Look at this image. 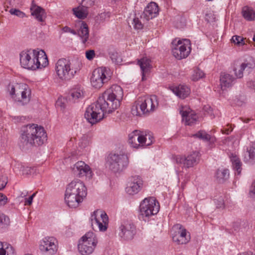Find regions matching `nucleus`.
<instances>
[{"mask_svg": "<svg viewBox=\"0 0 255 255\" xmlns=\"http://www.w3.org/2000/svg\"><path fill=\"white\" fill-rule=\"evenodd\" d=\"M47 140L44 128L36 124H29L21 130L19 144L20 146H39Z\"/></svg>", "mask_w": 255, "mask_h": 255, "instance_id": "nucleus-1", "label": "nucleus"}, {"mask_svg": "<svg viewBox=\"0 0 255 255\" xmlns=\"http://www.w3.org/2000/svg\"><path fill=\"white\" fill-rule=\"evenodd\" d=\"M87 193V188L83 182L79 179L73 180L67 186L65 202L70 208H77L86 197Z\"/></svg>", "mask_w": 255, "mask_h": 255, "instance_id": "nucleus-2", "label": "nucleus"}, {"mask_svg": "<svg viewBox=\"0 0 255 255\" xmlns=\"http://www.w3.org/2000/svg\"><path fill=\"white\" fill-rule=\"evenodd\" d=\"M122 88L119 85H113L107 89L99 97L100 102L108 109V114L112 113L120 106L123 97Z\"/></svg>", "mask_w": 255, "mask_h": 255, "instance_id": "nucleus-3", "label": "nucleus"}, {"mask_svg": "<svg viewBox=\"0 0 255 255\" xmlns=\"http://www.w3.org/2000/svg\"><path fill=\"white\" fill-rule=\"evenodd\" d=\"M158 107V100L155 95L139 98L132 107L131 113L135 116L149 114Z\"/></svg>", "mask_w": 255, "mask_h": 255, "instance_id": "nucleus-4", "label": "nucleus"}, {"mask_svg": "<svg viewBox=\"0 0 255 255\" xmlns=\"http://www.w3.org/2000/svg\"><path fill=\"white\" fill-rule=\"evenodd\" d=\"M7 88L11 98L20 105H26L30 101L31 90L27 85L24 83L9 84Z\"/></svg>", "mask_w": 255, "mask_h": 255, "instance_id": "nucleus-5", "label": "nucleus"}, {"mask_svg": "<svg viewBox=\"0 0 255 255\" xmlns=\"http://www.w3.org/2000/svg\"><path fill=\"white\" fill-rule=\"evenodd\" d=\"M153 141V134L149 131L134 130L128 135V143L135 148L148 146Z\"/></svg>", "mask_w": 255, "mask_h": 255, "instance_id": "nucleus-6", "label": "nucleus"}, {"mask_svg": "<svg viewBox=\"0 0 255 255\" xmlns=\"http://www.w3.org/2000/svg\"><path fill=\"white\" fill-rule=\"evenodd\" d=\"M108 114V109L98 99L96 103L90 105L86 109L85 118L92 125H94L102 120L105 115Z\"/></svg>", "mask_w": 255, "mask_h": 255, "instance_id": "nucleus-7", "label": "nucleus"}, {"mask_svg": "<svg viewBox=\"0 0 255 255\" xmlns=\"http://www.w3.org/2000/svg\"><path fill=\"white\" fill-rule=\"evenodd\" d=\"M159 204L155 198H146L139 206V218L146 221L149 217L156 215L159 212Z\"/></svg>", "mask_w": 255, "mask_h": 255, "instance_id": "nucleus-8", "label": "nucleus"}, {"mask_svg": "<svg viewBox=\"0 0 255 255\" xmlns=\"http://www.w3.org/2000/svg\"><path fill=\"white\" fill-rule=\"evenodd\" d=\"M109 68L100 67L95 69L91 77V83L95 88H100L105 83L109 81L112 76Z\"/></svg>", "mask_w": 255, "mask_h": 255, "instance_id": "nucleus-9", "label": "nucleus"}, {"mask_svg": "<svg viewBox=\"0 0 255 255\" xmlns=\"http://www.w3.org/2000/svg\"><path fill=\"white\" fill-rule=\"evenodd\" d=\"M98 243L97 239L93 232H89L79 241L78 249L82 255H88L93 253Z\"/></svg>", "mask_w": 255, "mask_h": 255, "instance_id": "nucleus-10", "label": "nucleus"}, {"mask_svg": "<svg viewBox=\"0 0 255 255\" xmlns=\"http://www.w3.org/2000/svg\"><path fill=\"white\" fill-rule=\"evenodd\" d=\"M107 164L114 172H120L128 166V158L125 154H111L108 157Z\"/></svg>", "mask_w": 255, "mask_h": 255, "instance_id": "nucleus-11", "label": "nucleus"}, {"mask_svg": "<svg viewBox=\"0 0 255 255\" xmlns=\"http://www.w3.org/2000/svg\"><path fill=\"white\" fill-rule=\"evenodd\" d=\"M55 71L58 78L62 81L71 80L76 73V70L71 68L70 62L66 59H60L55 64Z\"/></svg>", "mask_w": 255, "mask_h": 255, "instance_id": "nucleus-12", "label": "nucleus"}, {"mask_svg": "<svg viewBox=\"0 0 255 255\" xmlns=\"http://www.w3.org/2000/svg\"><path fill=\"white\" fill-rule=\"evenodd\" d=\"M39 54L38 49L23 50L19 54L20 63L22 67L32 70L38 69L35 64L37 55Z\"/></svg>", "mask_w": 255, "mask_h": 255, "instance_id": "nucleus-13", "label": "nucleus"}, {"mask_svg": "<svg viewBox=\"0 0 255 255\" xmlns=\"http://www.w3.org/2000/svg\"><path fill=\"white\" fill-rule=\"evenodd\" d=\"M91 222L94 230L106 231L108 228L109 218L107 214L101 210L95 211L91 216Z\"/></svg>", "mask_w": 255, "mask_h": 255, "instance_id": "nucleus-14", "label": "nucleus"}, {"mask_svg": "<svg viewBox=\"0 0 255 255\" xmlns=\"http://www.w3.org/2000/svg\"><path fill=\"white\" fill-rule=\"evenodd\" d=\"M255 68V60L252 57H250L243 62L236 61L233 65V71L237 78H242L244 72L249 74Z\"/></svg>", "mask_w": 255, "mask_h": 255, "instance_id": "nucleus-15", "label": "nucleus"}, {"mask_svg": "<svg viewBox=\"0 0 255 255\" xmlns=\"http://www.w3.org/2000/svg\"><path fill=\"white\" fill-rule=\"evenodd\" d=\"M191 51L190 42L188 39L179 40L177 43L172 42V54L177 59L187 57Z\"/></svg>", "mask_w": 255, "mask_h": 255, "instance_id": "nucleus-16", "label": "nucleus"}, {"mask_svg": "<svg viewBox=\"0 0 255 255\" xmlns=\"http://www.w3.org/2000/svg\"><path fill=\"white\" fill-rule=\"evenodd\" d=\"M75 27L76 30L66 26L62 28V30L64 32H69L74 35L78 34L81 37L82 42L85 44L88 41L89 36L88 25L83 21L78 20L75 23Z\"/></svg>", "mask_w": 255, "mask_h": 255, "instance_id": "nucleus-17", "label": "nucleus"}, {"mask_svg": "<svg viewBox=\"0 0 255 255\" xmlns=\"http://www.w3.org/2000/svg\"><path fill=\"white\" fill-rule=\"evenodd\" d=\"M39 250L45 255H53L58 250V241L53 237H46L40 242Z\"/></svg>", "mask_w": 255, "mask_h": 255, "instance_id": "nucleus-18", "label": "nucleus"}, {"mask_svg": "<svg viewBox=\"0 0 255 255\" xmlns=\"http://www.w3.org/2000/svg\"><path fill=\"white\" fill-rule=\"evenodd\" d=\"M199 152L193 151L187 156L177 155L175 157V160L176 163L183 165V167L186 168L192 167L197 165L199 161Z\"/></svg>", "mask_w": 255, "mask_h": 255, "instance_id": "nucleus-19", "label": "nucleus"}, {"mask_svg": "<svg viewBox=\"0 0 255 255\" xmlns=\"http://www.w3.org/2000/svg\"><path fill=\"white\" fill-rule=\"evenodd\" d=\"M143 184V180L139 176H131L128 180L126 192L130 195L136 194L142 189Z\"/></svg>", "mask_w": 255, "mask_h": 255, "instance_id": "nucleus-20", "label": "nucleus"}, {"mask_svg": "<svg viewBox=\"0 0 255 255\" xmlns=\"http://www.w3.org/2000/svg\"><path fill=\"white\" fill-rule=\"evenodd\" d=\"M172 235L173 241L178 244H185L190 239V235H187L185 228L180 224L174 225L172 229Z\"/></svg>", "mask_w": 255, "mask_h": 255, "instance_id": "nucleus-21", "label": "nucleus"}, {"mask_svg": "<svg viewBox=\"0 0 255 255\" xmlns=\"http://www.w3.org/2000/svg\"><path fill=\"white\" fill-rule=\"evenodd\" d=\"M73 171L79 177L85 176L88 179H91L93 175L89 166L82 161H78L74 164Z\"/></svg>", "mask_w": 255, "mask_h": 255, "instance_id": "nucleus-22", "label": "nucleus"}, {"mask_svg": "<svg viewBox=\"0 0 255 255\" xmlns=\"http://www.w3.org/2000/svg\"><path fill=\"white\" fill-rule=\"evenodd\" d=\"M135 227L134 225L129 222H125L120 227L119 235L121 238L125 240H130L133 239L135 234Z\"/></svg>", "mask_w": 255, "mask_h": 255, "instance_id": "nucleus-23", "label": "nucleus"}, {"mask_svg": "<svg viewBox=\"0 0 255 255\" xmlns=\"http://www.w3.org/2000/svg\"><path fill=\"white\" fill-rule=\"evenodd\" d=\"M30 10L31 14L34 18L41 24L43 25L45 24V19L46 18V13L44 9L38 6L32 0L31 3Z\"/></svg>", "mask_w": 255, "mask_h": 255, "instance_id": "nucleus-24", "label": "nucleus"}, {"mask_svg": "<svg viewBox=\"0 0 255 255\" xmlns=\"http://www.w3.org/2000/svg\"><path fill=\"white\" fill-rule=\"evenodd\" d=\"M182 121L186 125L191 126L197 120L198 116L195 113L187 107H182L180 110Z\"/></svg>", "mask_w": 255, "mask_h": 255, "instance_id": "nucleus-25", "label": "nucleus"}, {"mask_svg": "<svg viewBox=\"0 0 255 255\" xmlns=\"http://www.w3.org/2000/svg\"><path fill=\"white\" fill-rule=\"evenodd\" d=\"M158 13V6L155 2H151L145 8L143 16L148 20L156 17Z\"/></svg>", "mask_w": 255, "mask_h": 255, "instance_id": "nucleus-26", "label": "nucleus"}, {"mask_svg": "<svg viewBox=\"0 0 255 255\" xmlns=\"http://www.w3.org/2000/svg\"><path fill=\"white\" fill-rule=\"evenodd\" d=\"M151 61L146 57H143L138 61V64L139 65L142 72V80H145L146 76L150 71L152 67L150 64Z\"/></svg>", "mask_w": 255, "mask_h": 255, "instance_id": "nucleus-27", "label": "nucleus"}, {"mask_svg": "<svg viewBox=\"0 0 255 255\" xmlns=\"http://www.w3.org/2000/svg\"><path fill=\"white\" fill-rule=\"evenodd\" d=\"M236 78L230 74L222 73L220 76L221 88L224 90L231 87L235 82Z\"/></svg>", "mask_w": 255, "mask_h": 255, "instance_id": "nucleus-28", "label": "nucleus"}, {"mask_svg": "<svg viewBox=\"0 0 255 255\" xmlns=\"http://www.w3.org/2000/svg\"><path fill=\"white\" fill-rule=\"evenodd\" d=\"M172 91L177 96L181 99H185L190 93L189 87L184 85H180L173 88Z\"/></svg>", "mask_w": 255, "mask_h": 255, "instance_id": "nucleus-29", "label": "nucleus"}, {"mask_svg": "<svg viewBox=\"0 0 255 255\" xmlns=\"http://www.w3.org/2000/svg\"><path fill=\"white\" fill-rule=\"evenodd\" d=\"M39 54L37 55L35 59V64L38 69H41L46 67L48 64V61L47 56L43 50H38Z\"/></svg>", "mask_w": 255, "mask_h": 255, "instance_id": "nucleus-30", "label": "nucleus"}, {"mask_svg": "<svg viewBox=\"0 0 255 255\" xmlns=\"http://www.w3.org/2000/svg\"><path fill=\"white\" fill-rule=\"evenodd\" d=\"M73 14L78 18L83 19L85 18L88 14V8L81 4V5L72 9Z\"/></svg>", "mask_w": 255, "mask_h": 255, "instance_id": "nucleus-31", "label": "nucleus"}, {"mask_svg": "<svg viewBox=\"0 0 255 255\" xmlns=\"http://www.w3.org/2000/svg\"><path fill=\"white\" fill-rule=\"evenodd\" d=\"M231 161H232L233 167L235 171V174L238 175L241 174L242 171V162L239 158L233 153L230 155Z\"/></svg>", "mask_w": 255, "mask_h": 255, "instance_id": "nucleus-32", "label": "nucleus"}, {"mask_svg": "<svg viewBox=\"0 0 255 255\" xmlns=\"http://www.w3.org/2000/svg\"><path fill=\"white\" fill-rule=\"evenodd\" d=\"M192 137L199 138L204 141H210L214 142L215 141V138L208 134L205 130H200L197 133L192 135Z\"/></svg>", "mask_w": 255, "mask_h": 255, "instance_id": "nucleus-33", "label": "nucleus"}, {"mask_svg": "<svg viewBox=\"0 0 255 255\" xmlns=\"http://www.w3.org/2000/svg\"><path fill=\"white\" fill-rule=\"evenodd\" d=\"M83 97L84 92L83 89L76 88L71 90L70 95L69 96V100L72 103H75L79 99H82Z\"/></svg>", "mask_w": 255, "mask_h": 255, "instance_id": "nucleus-34", "label": "nucleus"}, {"mask_svg": "<svg viewBox=\"0 0 255 255\" xmlns=\"http://www.w3.org/2000/svg\"><path fill=\"white\" fill-rule=\"evenodd\" d=\"M216 177L220 183H223L229 177V171L227 169H218L216 173Z\"/></svg>", "mask_w": 255, "mask_h": 255, "instance_id": "nucleus-35", "label": "nucleus"}, {"mask_svg": "<svg viewBox=\"0 0 255 255\" xmlns=\"http://www.w3.org/2000/svg\"><path fill=\"white\" fill-rule=\"evenodd\" d=\"M242 14L247 20L252 21L255 19V11L251 7H244L242 9Z\"/></svg>", "mask_w": 255, "mask_h": 255, "instance_id": "nucleus-36", "label": "nucleus"}, {"mask_svg": "<svg viewBox=\"0 0 255 255\" xmlns=\"http://www.w3.org/2000/svg\"><path fill=\"white\" fill-rule=\"evenodd\" d=\"M128 23L130 27L132 25L135 29H141L143 27V24L137 17H129L128 19Z\"/></svg>", "mask_w": 255, "mask_h": 255, "instance_id": "nucleus-37", "label": "nucleus"}, {"mask_svg": "<svg viewBox=\"0 0 255 255\" xmlns=\"http://www.w3.org/2000/svg\"><path fill=\"white\" fill-rule=\"evenodd\" d=\"M204 76V73L202 71L198 68L195 69L192 74L191 78L193 81H196L202 78Z\"/></svg>", "mask_w": 255, "mask_h": 255, "instance_id": "nucleus-38", "label": "nucleus"}, {"mask_svg": "<svg viewBox=\"0 0 255 255\" xmlns=\"http://www.w3.org/2000/svg\"><path fill=\"white\" fill-rule=\"evenodd\" d=\"M9 12L11 15H14L15 16H17V17L19 18H23L25 17H26V14L25 13L18 9L16 8H11L9 10Z\"/></svg>", "mask_w": 255, "mask_h": 255, "instance_id": "nucleus-39", "label": "nucleus"}, {"mask_svg": "<svg viewBox=\"0 0 255 255\" xmlns=\"http://www.w3.org/2000/svg\"><path fill=\"white\" fill-rule=\"evenodd\" d=\"M0 255H14L12 248H7L6 250L3 248L2 244L0 242Z\"/></svg>", "mask_w": 255, "mask_h": 255, "instance_id": "nucleus-40", "label": "nucleus"}, {"mask_svg": "<svg viewBox=\"0 0 255 255\" xmlns=\"http://www.w3.org/2000/svg\"><path fill=\"white\" fill-rule=\"evenodd\" d=\"M244 40V39L243 37L238 35H234L232 38V42L239 46L245 44Z\"/></svg>", "mask_w": 255, "mask_h": 255, "instance_id": "nucleus-41", "label": "nucleus"}, {"mask_svg": "<svg viewBox=\"0 0 255 255\" xmlns=\"http://www.w3.org/2000/svg\"><path fill=\"white\" fill-rule=\"evenodd\" d=\"M250 159L255 162V143H253L248 150Z\"/></svg>", "mask_w": 255, "mask_h": 255, "instance_id": "nucleus-42", "label": "nucleus"}, {"mask_svg": "<svg viewBox=\"0 0 255 255\" xmlns=\"http://www.w3.org/2000/svg\"><path fill=\"white\" fill-rule=\"evenodd\" d=\"M79 146H80L82 148H85L89 144V141L88 140L87 136H83L79 142Z\"/></svg>", "mask_w": 255, "mask_h": 255, "instance_id": "nucleus-43", "label": "nucleus"}, {"mask_svg": "<svg viewBox=\"0 0 255 255\" xmlns=\"http://www.w3.org/2000/svg\"><path fill=\"white\" fill-rule=\"evenodd\" d=\"M214 202L216 204L217 208H222L224 207V202L222 197H220L218 199H215Z\"/></svg>", "mask_w": 255, "mask_h": 255, "instance_id": "nucleus-44", "label": "nucleus"}, {"mask_svg": "<svg viewBox=\"0 0 255 255\" xmlns=\"http://www.w3.org/2000/svg\"><path fill=\"white\" fill-rule=\"evenodd\" d=\"M95 55V53L94 50H88L86 52V57L89 60H92Z\"/></svg>", "mask_w": 255, "mask_h": 255, "instance_id": "nucleus-45", "label": "nucleus"}, {"mask_svg": "<svg viewBox=\"0 0 255 255\" xmlns=\"http://www.w3.org/2000/svg\"><path fill=\"white\" fill-rule=\"evenodd\" d=\"M7 198L2 193H0V206H3L7 203Z\"/></svg>", "mask_w": 255, "mask_h": 255, "instance_id": "nucleus-46", "label": "nucleus"}, {"mask_svg": "<svg viewBox=\"0 0 255 255\" xmlns=\"http://www.w3.org/2000/svg\"><path fill=\"white\" fill-rule=\"evenodd\" d=\"M250 195L255 200V181L252 183L250 191Z\"/></svg>", "mask_w": 255, "mask_h": 255, "instance_id": "nucleus-47", "label": "nucleus"}, {"mask_svg": "<svg viewBox=\"0 0 255 255\" xmlns=\"http://www.w3.org/2000/svg\"><path fill=\"white\" fill-rule=\"evenodd\" d=\"M36 193L32 194L29 198H26L25 200V205H30L33 201V198L35 197Z\"/></svg>", "mask_w": 255, "mask_h": 255, "instance_id": "nucleus-48", "label": "nucleus"}, {"mask_svg": "<svg viewBox=\"0 0 255 255\" xmlns=\"http://www.w3.org/2000/svg\"><path fill=\"white\" fill-rule=\"evenodd\" d=\"M7 182V179L5 177H2L0 179V190L5 187Z\"/></svg>", "mask_w": 255, "mask_h": 255, "instance_id": "nucleus-49", "label": "nucleus"}, {"mask_svg": "<svg viewBox=\"0 0 255 255\" xmlns=\"http://www.w3.org/2000/svg\"><path fill=\"white\" fill-rule=\"evenodd\" d=\"M247 86L249 88L252 89L255 91V81H250L247 83Z\"/></svg>", "mask_w": 255, "mask_h": 255, "instance_id": "nucleus-50", "label": "nucleus"}, {"mask_svg": "<svg viewBox=\"0 0 255 255\" xmlns=\"http://www.w3.org/2000/svg\"><path fill=\"white\" fill-rule=\"evenodd\" d=\"M25 117L23 116H17L13 118L15 122H21L25 120Z\"/></svg>", "mask_w": 255, "mask_h": 255, "instance_id": "nucleus-51", "label": "nucleus"}, {"mask_svg": "<svg viewBox=\"0 0 255 255\" xmlns=\"http://www.w3.org/2000/svg\"><path fill=\"white\" fill-rule=\"evenodd\" d=\"M32 169H31V167H26L23 170V174H30L31 173V170Z\"/></svg>", "mask_w": 255, "mask_h": 255, "instance_id": "nucleus-52", "label": "nucleus"}, {"mask_svg": "<svg viewBox=\"0 0 255 255\" xmlns=\"http://www.w3.org/2000/svg\"><path fill=\"white\" fill-rule=\"evenodd\" d=\"M6 216L0 213V225L3 223V220L5 221Z\"/></svg>", "mask_w": 255, "mask_h": 255, "instance_id": "nucleus-53", "label": "nucleus"}, {"mask_svg": "<svg viewBox=\"0 0 255 255\" xmlns=\"http://www.w3.org/2000/svg\"><path fill=\"white\" fill-rule=\"evenodd\" d=\"M239 225V223H234V230L235 231H237L238 230V226Z\"/></svg>", "mask_w": 255, "mask_h": 255, "instance_id": "nucleus-54", "label": "nucleus"}, {"mask_svg": "<svg viewBox=\"0 0 255 255\" xmlns=\"http://www.w3.org/2000/svg\"><path fill=\"white\" fill-rule=\"evenodd\" d=\"M232 130V129L230 130L229 129H225V130H223V132L224 133H225V134H229Z\"/></svg>", "mask_w": 255, "mask_h": 255, "instance_id": "nucleus-55", "label": "nucleus"}, {"mask_svg": "<svg viewBox=\"0 0 255 255\" xmlns=\"http://www.w3.org/2000/svg\"><path fill=\"white\" fill-rule=\"evenodd\" d=\"M241 255H254L252 253H247Z\"/></svg>", "mask_w": 255, "mask_h": 255, "instance_id": "nucleus-56", "label": "nucleus"}, {"mask_svg": "<svg viewBox=\"0 0 255 255\" xmlns=\"http://www.w3.org/2000/svg\"><path fill=\"white\" fill-rule=\"evenodd\" d=\"M242 121H243V122H245V123H248V122L250 121V119H247L245 120H243L242 119Z\"/></svg>", "mask_w": 255, "mask_h": 255, "instance_id": "nucleus-57", "label": "nucleus"}, {"mask_svg": "<svg viewBox=\"0 0 255 255\" xmlns=\"http://www.w3.org/2000/svg\"><path fill=\"white\" fill-rule=\"evenodd\" d=\"M253 39L254 41H255V34L254 35V37H253Z\"/></svg>", "mask_w": 255, "mask_h": 255, "instance_id": "nucleus-58", "label": "nucleus"}, {"mask_svg": "<svg viewBox=\"0 0 255 255\" xmlns=\"http://www.w3.org/2000/svg\"><path fill=\"white\" fill-rule=\"evenodd\" d=\"M25 255H31L30 254H26Z\"/></svg>", "mask_w": 255, "mask_h": 255, "instance_id": "nucleus-59", "label": "nucleus"}]
</instances>
